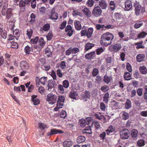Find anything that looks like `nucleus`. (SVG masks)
<instances>
[{"instance_id":"f257e3e1","label":"nucleus","mask_w":147,"mask_h":147,"mask_svg":"<svg viewBox=\"0 0 147 147\" xmlns=\"http://www.w3.org/2000/svg\"><path fill=\"white\" fill-rule=\"evenodd\" d=\"M8 6L7 1L6 0H0V7L2 6L3 8L1 11V13L2 15L6 16L7 19H9L13 16L11 12V9H6Z\"/></svg>"},{"instance_id":"f03ea898","label":"nucleus","mask_w":147,"mask_h":147,"mask_svg":"<svg viewBox=\"0 0 147 147\" xmlns=\"http://www.w3.org/2000/svg\"><path fill=\"white\" fill-rule=\"evenodd\" d=\"M113 38V35L112 34L106 32L101 35L100 43L102 45L107 46L111 44V40Z\"/></svg>"},{"instance_id":"7ed1b4c3","label":"nucleus","mask_w":147,"mask_h":147,"mask_svg":"<svg viewBox=\"0 0 147 147\" xmlns=\"http://www.w3.org/2000/svg\"><path fill=\"white\" fill-rule=\"evenodd\" d=\"M134 6L135 7V14L136 16L140 15L141 13H143L145 12L144 7H142L139 2L136 1L134 3Z\"/></svg>"},{"instance_id":"20e7f679","label":"nucleus","mask_w":147,"mask_h":147,"mask_svg":"<svg viewBox=\"0 0 147 147\" xmlns=\"http://www.w3.org/2000/svg\"><path fill=\"white\" fill-rule=\"evenodd\" d=\"M130 135L129 131L126 128L122 129L120 132V136L122 139H128Z\"/></svg>"},{"instance_id":"39448f33","label":"nucleus","mask_w":147,"mask_h":147,"mask_svg":"<svg viewBox=\"0 0 147 147\" xmlns=\"http://www.w3.org/2000/svg\"><path fill=\"white\" fill-rule=\"evenodd\" d=\"M46 100L47 101L49 102V104H53L56 102L57 97L53 93H51L47 95Z\"/></svg>"},{"instance_id":"423d86ee","label":"nucleus","mask_w":147,"mask_h":147,"mask_svg":"<svg viewBox=\"0 0 147 147\" xmlns=\"http://www.w3.org/2000/svg\"><path fill=\"white\" fill-rule=\"evenodd\" d=\"M102 12V10L100 7L98 6H97L94 8L92 13V15L95 17H97L101 15Z\"/></svg>"},{"instance_id":"0eeeda50","label":"nucleus","mask_w":147,"mask_h":147,"mask_svg":"<svg viewBox=\"0 0 147 147\" xmlns=\"http://www.w3.org/2000/svg\"><path fill=\"white\" fill-rule=\"evenodd\" d=\"M51 15L50 16L49 18L52 20H57L58 19V14L55 11L54 9H52L51 12Z\"/></svg>"},{"instance_id":"6e6552de","label":"nucleus","mask_w":147,"mask_h":147,"mask_svg":"<svg viewBox=\"0 0 147 147\" xmlns=\"http://www.w3.org/2000/svg\"><path fill=\"white\" fill-rule=\"evenodd\" d=\"M63 133V131L61 130L55 129H52L51 130V132L49 133H48V135L49 136L55 134H56L57 133L61 134Z\"/></svg>"},{"instance_id":"1a4fd4ad","label":"nucleus","mask_w":147,"mask_h":147,"mask_svg":"<svg viewBox=\"0 0 147 147\" xmlns=\"http://www.w3.org/2000/svg\"><path fill=\"white\" fill-rule=\"evenodd\" d=\"M125 11H129L132 7V3L129 0H126L125 3Z\"/></svg>"},{"instance_id":"9d476101","label":"nucleus","mask_w":147,"mask_h":147,"mask_svg":"<svg viewBox=\"0 0 147 147\" xmlns=\"http://www.w3.org/2000/svg\"><path fill=\"white\" fill-rule=\"evenodd\" d=\"M37 95H32L31 96V101L34 105H37L40 103V100L38 98Z\"/></svg>"},{"instance_id":"9b49d317","label":"nucleus","mask_w":147,"mask_h":147,"mask_svg":"<svg viewBox=\"0 0 147 147\" xmlns=\"http://www.w3.org/2000/svg\"><path fill=\"white\" fill-rule=\"evenodd\" d=\"M65 98L64 96H59L57 100V106H62L63 105V103L64 102Z\"/></svg>"},{"instance_id":"f8f14e48","label":"nucleus","mask_w":147,"mask_h":147,"mask_svg":"<svg viewBox=\"0 0 147 147\" xmlns=\"http://www.w3.org/2000/svg\"><path fill=\"white\" fill-rule=\"evenodd\" d=\"M82 133L87 135H89L92 133L91 127H87L82 131Z\"/></svg>"},{"instance_id":"ddd939ff","label":"nucleus","mask_w":147,"mask_h":147,"mask_svg":"<svg viewBox=\"0 0 147 147\" xmlns=\"http://www.w3.org/2000/svg\"><path fill=\"white\" fill-rule=\"evenodd\" d=\"M20 67L22 69H28L29 67L28 64L26 61H22L20 62Z\"/></svg>"},{"instance_id":"4468645a","label":"nucleus","mask_w":147,"mask_h":147,"mask_svg":"<svg viewBox=\"0 0 147 147\" xmlns=\"http://www.w3.org/2000/svg\"><path fill=\"white\" fill-rule=\"evenodd\" d=\"M99 5L102 9H105L107 7V5L104 0H100L99 2Z\"/></svg>"},{"instance_id":"2eb2a0df","label":"nucleus","mask_w":147,"mask_h":147,"mask_svg":"<svg viewBox=\"0 0 147 147\" xmlns=\"http://www.w3.org/2000/svg\"><path fill=\"white\" fill-rule=\"evenodd\" d=\"M95 54V52L94 51L91 52L86 54L85 55V57L86 59H93L94 57Z\"/></svg>"},{"instance_id":"dca6fc26","label":"nucleus","mask_w":147,"mask_h":147,"mask_svg":"<svg viewBox=\"0 0 147 147\" xmlns=\"http://www.w3.org/2000/svg\"><path fill=\"white\" fill-rule=\"evenodd\" d=\"M114 127L112 125H110L108 128V129L106 130L105 131L108 135H111V133L115 131Z\"/></svg>"},{"instance_id":"f3484780","label":"nucleus","mask_w":147,"mask_h":147,"mask_svg":"<svg viewBox=\"0 0 147 147\" xmlns=\"http://www.w3.org/2000/svg\"><path fill=\"white\" fill-rule=\"evenodd\" d=\"M83 12L87 17H90L91 16V12L86 7L84 8L82 10Z\"/></svg>"},{"instance_id":"a211bd4d","label":"nucleus","mask_w":147,"mask_h":147,"mask_svg":"<svg viewBox=\"0 0 147 147\" xmlns=\"http://www.w3.org/2000/svg\"><path fill=\"white\" fill-rule=\"evenodd\" d=\"M145 57L144 54H138L136 56V59L138 62H141L143 61Z\"/></svg>"},{"instance_id":"6ab92c4d","label":"nucleus","mask_w":147,"mask_h":147,"mask_svg":"<svg viewBox=\"0 0 147 147\" xmlns=\"http://www.w3.org/2000/svg\"><path fill=\"white\" fill-rule=\"evenodd\" d=\"M74 24L75 28L77 30H79L81 29L82 26L80 23L79 21H75L74 22Z\"/></svg>"},{"instance_id":"aec40b11","label":"nucleus","mask_w":147,"mask_h":147,"mask_svg":"<svg viewBox=\"0 0 147 147\" xmlns=\"http://www.w3.org/2000/svg\"><path fill=\"white\" fill-rule=\"evenodd\" d=\"M138 131L136 129H134L132 130L131 132V136L134 139H136L137 138L138 134Z\"/></svg>"},{"instance_id":"412c9836","label":"nucleus","mask_w":147,"mask_h":147,"mask_svg":"<svg viewBox=\"0 0 147 147\" xmlns=\"http://www.w3.org/2000/svg\"><path fill=\"white\" fill-rule=\"evenodd\" d=\"M86 140L85 137L80 136H78L77 139V142L78 143H81L84 142Z\"/></svg>"},{"instance_id":"4be33fe9","label":"nucleus","mask_w":147,"mask_h":147,"mask_svg":"<svg viewBox=\"0 0 147 147\" xmlns=\"http://www.w3.org/2000/svg\"><path fill=\"white\" fill-rule=\"evenodd\" d=\"M93 28H89L87 31H86V36L88 38H89L91 36L93 32Z\"/></svg>"},{"instance_id":"5701e85b","label":"nucleus","mask_w":147,"mask_h":147,"mask_svg":"<svg viewBox=\"0 0 147 147\" xmlns=\"http://www.w3.org/2000/svg\"><path fill=\"white\" fill-rule=\"evenodd\" d=\"M72 142L70 141H66L63 142V146L64 147H69L72 145Z\"/></svg>"},{"instance_id":"b1692460","label":"nucleus","mask_w":147,"mask_h":147,"mask_svg":"<svg viewBox=\"0 0 147 147\" xmlns=\"http://www.w3.org/2000/svg\"><path fill=\"white\" fill-rule=\"evenodd\" d=\"M131 75L129 72H125L124 73V78L125 80H129L131 79Z\"/></svg>"},{"instance_id":"393cba45","label":"nucleus","mask_w":147,"mask_h":147,"mask_svg":"<svg viewBox=\"0 0 147 147\" xmlns=\"http://www.w3.org/2000/svg\"><path fill=\"white\" fill-rule=\"evenodd\" d=\"M121 47V45L119 44L115 45L113 47V48L115 52H117L120 49Z\"/></svg>"},{"instance_id":"a878e982","label":"nucleus","mask_w":147,"mask_h":147,"mask_svg":"<svg viewBox=\"0 0 147 147\" xmlns=\"http://www.w3.org/2000/svg\"><path fill=\"white\" fill-rule=\"evenodd\" d=\"M139 69L141 73L143 74H146L147 73L146 68L144 66L140 67Z\"/></svg>"},{"instance_id":"bb28decb","label":"nucleus","mask_w":147,"mask_h":147,"mask_svg":"<svg viewBox=\"0 0 147 147\" xmlns=\"http://www.w3.org/2000/svg\"><path fill=\"white\" fill-rule=\"evenodd\" d=\"M24 51L26 53L28 54H29L30 53V52L32 51V49L29 46L27 45L25 48Z\"/></svg>"},{"instance_id":"cd10ccee","label":"nucleus","mask_w":147,"mask_h":147,"mask_svg":"<svg viewBox=\"0 0 147 147\" xmlns=\"http://www.w3.org/2000/svg\"><path fill=\"white\" fill-rule=\"evenodd\" d=\"M55 82V81H52L51 82H48L47 84L48 87V90L51 91V89L53 88L54 86V83Z\"/></svg>"},{"instance_id":"c85d7f7f","label":"nucleus","mask_w":147,"mask_h":147,"mask_svg":"<svg viewBox=\"0 0 147 147\" xmlns=\"http://www.w3.org/2000/svg\"><path fill=\"white\" fill-rule=\"evenodd\" d=\"M131 107V102L130 100L129 99H127V101L125 105V108L127 109H129Z\"/></svg>"},{"instance_id":"c756f323","label":"nucleus","mask_w":147,"mask_h":147,"mask_svg":"<svg viewBox=\"0 0 147 147\" xmlns=\"http://www.w3.org/2000/svg\"><path fill=\"white\" fill-rule=\"evenodd\" d=\"M94 46V45L92 43H87L85 47V49L86 51L88 50L91 49L92 47H93Z\"/></svg>"},{"instance_id":"7c9ffc66","label":"nucleus","mask_w":147,"mask_h":147,"mask_svg":"<svg viewBox=\"0 0 147 147\" xmlns=\"http://www.w3.org/2000/svg\"><path fill=\"white\" fill-rule=\"evenodd\" d=\"M142 41H140L135 43V45H137V46L136 47V48L137 49H138L140 48H144V47L142 45H142Z\"/></svg>"},{"instance_id":"2f4dec72","label":"nucleus","mask_w":147,"mask_h":147,"mask_svg":"<svg viewBox=\"0 0 147 147\" xmlns=\"http://www.w3.org/2000/svg\"><path fill=\"white\" fill-rule=\"evenodd\" d=\"M109 93L108 92H106L104 95L103 97V101L105 103H107L109 98Z\"/></svg>"},{"instance_id":"473e14b6","label":"nucleus","mask_w":147,"mask_h":147,"mask_svg":"<svg viewBox=\"0 0 147 147\" xmlns=\"http://www.w3.org/2000/svg\"><path fill=\"white\" fill-rule=\"evenodd\" d=\"M76 94L75 91L74 90L71 91L69 94L70 98L73 99H76V95H77Z\"/></svg>"},{"instance_id":"72a5a7b5","label":"nucleus","mask_w":147,"mask_h":147,"mask_svg":"<svg viewBox=\"0 0 147 147\" xmlns=\"http://www.w3.org/2000/svg\"><path fill=\"white\" fill-rule=\"evenodd\" d=\"M103 81L107 84H109L111 81V79L107 76L105 75L104 76Z\"/></svg>"},{"instance_id":"f704fd0d","label":"nucleus","mask_w":147,"mask_h":147,"mask_svg":"<svg viewBox=\"0 0 147 147\" xmlns=\"http://www.w3.org/2000/svg\"><path fill=\"white\" fill-rule=\"evenodd\" d=\"M72 54L74 55V56L76 55V53L79 52V50L78 48H71Z\"/></svg>"},{"instance_id":"c9c22d12","label":"nucleus","mask_w":147,"mask_h":147,"mask_svg":"<svg viewBox=\"0 0 147 147\" xmlns=\"http://www.w3.org/2000/svg\"><path fill=\"white\" fill-rule=\"evenodd\" d=\"M94 3L93 0H88L87 1L86 5L88 7H91L93 5Z\"/></svg>"},{"instance_id":"e433bc0d","label":"nucleus","mask_w":147,"mask_h":147,"mask_svg":"<svg viewBox=\"0 0 147 147\" xmlns=\"http://www.w3.org/2000/svg\"><path fill=\"white\" fill-rule=\"evenodd\" d=\"M47 77H43L39 79V81L42 84L44 85L45 84V82H47Z\"/></svg>"},{"instance_id":"4c0bfd02","label":"nucleus","mask_w":147,"mask_h":147,"mask_svg":"<svg viewBox=\"0 0 147 147\" xmlns=\"http://www.w3.org/2000/svg\"><path fill=\"white\" fill-rule=\"evenodd\" d=\"M41 67L43 70L47 71L50 68V66L49 65L45 64Z\"/></svg>"},{"instance_id":"58836bf2","label":"nucleus","mask_w":147,"mask_h":147,"mask_svg":"<svg viewBox=\"0 0 147 147\" xmlns=\"http://www.w3.org/2000/svg\"><path fill=\"white\" fill-rule=\"evenodd\" d=\"M52 53L50 47H47L45 50V54L48 56L51 55Z\"/></svg>"},{"instance_id":"ea45409f","label":"nucleus","mask_w":147,"mask_h":147,"mask_svg":"<svg viewBox=\"0 0 147 147\" xmlns=\"http://www.w3.org/2000/svg\"><path fill=\"white\" fill-rule=\"evenodd\" d=\"M63 86L61 85H59L58 86V90L59 92L62 93H63L64 92V90L63 88Z\"/></svg>"},{"instance_id":"a19ab883","label":"nucleus","mask_w":147,"mask_h":147,"mask_svg":"<svg viewBox=\"0 0 147 147\" xmlns=\"http://www.w3.org/2000/svg\"><path fill=\"white\" fill-rule=\"evenodd\" d=\"M30 18H31V19L30 21V22L32 24L35 21V15L33 13H32L30 16Z\"/></svg>"},{"instance_id":"79ce46f5","label":"nucleus","mask_w":147,"mask_h":147,"mask_svg":"<svg viewBox=\"0 0 147 147\" xmlns=\"http://www.w3.org/2000/svg\"><path fill=\"white\" fill-rule=\"evenodd\" d=\"M109 89V87L106 85L101 87L100 90L103 92H105Z\"/></svg>"},{"instance_id":"37998d69","label":"nucleus","mask_w":147,"mask_h":147,"mask_svg":"<svg viewBox=\"0 0 147 147\" xmlns=\"http://www.w3.org/2000/svg\"><path fill=\"white\" fill-rule=\"evenodd\" d=\"M39 44L41 48H42L43 46L45 45V42L44 41V39L42 38H40L39 41Z\"/></svg>"},{"instance_id":"c03bdc74","label":"nucleus","mask_w":147,"mask_h":147,"mask_svg":"<svg viewBox=\"0 0 147 147\" xmlns=\"http://www.w3.org/2000/svg\"><path fill=\"white\" fill-rule=\"evenodd\" d=\"M85 119H81L80 120L79 123H80V125L81 127H85L86 124L85 123Z\"/></svg>"},{"instance_id":"a18cd8bd","label":"nucleus","mask_w":147,"mask_h":147,"mask_svg":"<svg viewBox=\"0 0 147 147\" xmlns=\"http://www.w3.org/2000/svg\"><path fill=\"white\" fill-rule=\"evenodd\" d=\"M69 82L68 80H65L63 82V86L66 88H67L69 86Z\"/></svg>"},{"instance_id":"49530a36","label":"nucleus","mask_w":147,"mask_h":147,"mask_svg":"<svg viewBox=\"0 0 147 147\" xmlns=\"http://www.w3.org/2000/svg\"><path fill=\"white\" fill-rule=\"evenodd\" d=\"M146 34H147V33H146L145 32H143L140 33L138 35V37L139 38H144Z\"/></svg>"},{"instance_id":"de8ad7c7","label":"nucleus","mask_w":147,"mask_h":147,"mask_svg":"<svg viewBox=\"0 0 147 147\" xmlns=\"http://www.w3.org/2000/svg\"><path fill=\"white\" fill-rule=\"evenodd\" d=\"M143 24L142 22H138L135 24L134 27L136 29L142 26L143 25Z\"/></svg>"},{"instance_id":"09e8293b","label":"nucleus","mask_w":147,"mask_h":147,"mask_svg":"<svg viewBox=\"0 0 147 147\" xmlns=\"http://www.w3.org/2000/svg\"><path fill=\"white\" fill-rule=\"evenodd\" d=\"M137 144L139 146H141L144 145V142L142 140H140L137 142Z\"/></svg>"},{"instance_id":"8fccbe9b","label":"nucleus","mask_w":147,"mask_h":147,"mask_svg":"<svg viewBox=\"0 0 147 147\" xmlns=\"http://www.w3.org/2000/svg\"><path fill=\"white\" fill-rule=\"evenodd\" d=\"M110 6V8L111 10H113L115 9V4L114 1H111L109 3Z\"/></svg>"},{"instance_id":"3c124183","label":"nucleus","mask_w":147,"mask_h":147,"mask_svg":"<svg viewBox=\"0 0 147 147\" xmlns=\"http://www.w3.org/2000/svg\"><path fill=\"white\" fill-rule=\"evenodd\" d=\"M59 66L61 69H65L66 67L65 62L64 61H61L60 63Z\"/></svg>"},{"instance_id":"603ef678","label":"nucleus","mask_w":147,"mask_h":147,"mask_svg":"<svg viewBox=\"0 0 147 147\" xmlns=\"http://www.w3.org/2000/svg\"><path fill=\"white\" fill-rule=\"evenodd\" d=\"M129 117V115L128 113L125 112H124L123 114L122 117L123 119L125 120L127 119Z\"/></svg>"},{"instance_id":"864d4df0","label":"nucleus","mask_w":147,"mask_h":147,"mask_svg":"<svg viewBox=\"0 0 147 147\" xmlns=\"http://www.w3.org/2000/svg\"><path fill=\"white\" fill-rule=\"evenodd\" d=\"M50 28V26L49 24H45L42 28V30L45 31L48 30Z\"/></svg>"},{"instance_id":"5fc2aeb1","label":"nucleus","mask_w":147,"mask_h":147,"mask_svg":"<svg viewBox=\"0 0 147 147\" xmlns=\"http://www.w3.org/2000/svg\"><path fill=\"white\" fill-rule=\"evenodd\" d=\"M98 73L99 71L97 69L95 68L93 69L92 74L94 76H96Z\"/></svg>"},{"instance_id":"6e6d98bb","label":"nucleus","mask_w":147,"mask_h":147,"mask_svg":"<svg viewBox=\"0 0 147 147\" xmlns=\"http://www.w3.org/2000/svg\"><path fill=\"white\" fill-rule=\"evenodd\" d=\"M38 40V36H36L35 38L31 39L30 42L32 44H35L37 43Z\"/></svg>"},{"instance_id":"4d7b16f0","label":"nucleus","mask_w":147,"mask_h":147,"mask_svg":"<svg viewBox=\"0 0 147 147\" xmlns=\"http://www.w3.org/2000/svg\"><path fill=\"white\" fill-rule=\"evenodd\" d=\"M85 123L86 125H88L91 123H92V119L90 117H88L86 118L85 119Z\"/></svg>"},{"instance_id":"13d9d810","label":"nucleus","mask_w":147,"mask_h":147,"mask_svg":"<svg viewBox=\"0 0 147 147\" xmlns=\"http://www.w3.org/2000/svg\"><path fill=\"white\" fill-rule=\"evenodd\" d=\"M57 76L60 78L62 77L64 74V73H63L60 69H58L57 71Z\"/></svg>"},{"instance_id":"bf43d9fd","label":"nucleus","mask_w":147,"mask_h":147,"mask_svg":"<svg viewBox=\"0 0 147 147\" xmlns=\"http://www.w3.org/2000/svg\"><path fill=\"white\" fill-rule=\"evenodd\" d=\"M38 126L40 129H44L46 128L47 126L44 123H39Z\"/></svg>"},{"instance_id":"052dcab7","label":"nucleus","mask_w":147,"mask_h":147,"mask_svg":"<svg viewBox=\"0 0 147 147\" xmlns=\"http://www.w3.org/2000/svg\"><path fill=\"white\" fill-rule=\"evenodd\" d=\"M52 37L53 35L51 31H49L46 36L47 40H50L52 38Z\"/></svg>"},{"instance_id":"680f3d73","label":"nucleus","mask_w":147,"mask_h":147,"mask_svg":"<svg viewBox=\"0 0 147 147\" xmlns=\"http://www.w3.org/2000/svg\"><path fill=\"white\" fill-rule=\"evenodd\" d=\"M84 94H85L84 96L88 98H90V92L87 91H85L84 92Z\"/></svg>"},{"instance_id":"e2e57ef3","label":"nucleus","mask_w":147,"mask_h":147,"mask_svg":"<svg viewBox=\"0 0 147 147\" xmlns=\"http://www.w3.org/2000/svg\"><path fill=\"white\" fill-rule=\"evenodd\" d=\"M96 51V53L98 55L100 54L102 52L104 51L102 47H100L97 49Z\"/></svg>"},{"instance_id":"0e129e2a","label":"nucleus","mask_w":147,"mask_h":147,"mask_svg":"<svg viewBox=\"0 0 147 147\" xmlns=\"http://www.w3.org/2000/svg\"><path fill=\"white\" fill-rule=\"evenodd\" d=\"M25 1L21 0L19 3V5L20 7H24L26 6V3Z\"/></svg>"},{"instance_id":"69168bd1","label":"nucleus","mask_w":147,"mask_h":147,"mask_svg":"<svg viewBox=\"0 0 147 147\" xmlns=\"http://www.w3.org/2000/svg\"><path fill=\"white\" fill-rule=\"evenodd\" d=\"M106 134L105 132H103L101 133L100 135V139L102 140H104L106 137Z\"/></svg>"},{"instance_id":"338daca9","label":"nucleus","mask_w":147,"mask_h":147,"mask_svg":"<svg viewBox=\"0 0 147 147\" xmlns=\"http://www.w3.org/2000/svg\"><path fill=\"white\" fill-rule=\"evenodd\" d=\"M67 113L65 111H62L60 113V115L61 118L64 119L66 117Z\"/></svg>"},{"instance_id":"774afa93","label":"nucleus","mask_w":147,"mask_h":147,"mask_svg":"<svg viewBox=\"0 0 147 147\" xmlns=\"http://www.w3.org/2000/svg\"><path fill=\"white\" fill-rule=\"evenodd\" d=\"M100 107L101 110L104 111H105L106 109V106L105 104L103 102H102L100 104Z\"/></svg>"}]
</instances>
